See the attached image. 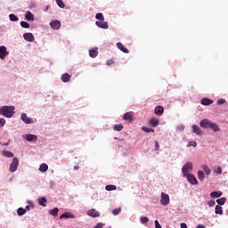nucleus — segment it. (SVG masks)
<instances>
[{"instance_id": "412c9836", "label": "nucleus", "mask_w": 228, "mask_h": 228, "mask_svg": "<svg viewBox=\"0 0 228 228\" xmlns=\"http://www.w3.org/2000/svg\"><path fill=\"white\" fill-rule=\"evenodd\" d=\"M25 19H27V20H35V16L31 12L28 11L25 14Z\"/></svg>"}, {"instance_id": "5701e85b", "label": "nucleus", "mask_w": 228, "mask_h": 228, "mask_svg": "<svg viewBox=\"0 0 228 228\" xmlns=\"http://www.w3.org/2000/svg\"><path fill=\"white\" fill-rule=\"evenodd\" d=\"M215 213L216 215H223L224 214V209L220 205H216L215 208Z\"/></svg>"}, {"instance_id": "6e6d98bb", "label": "nucleus", "mask_w": 228, "mask_h": 228, "mask_svg": "<svg viewBox=\"0 0 228 228\" xmlns=\"http://www.w3.org/2000/svg\"><path fill=\"white\" fill-rule=\"evenodd\" d=\"M74 168L75 170H79V166H75Z\"/></svg>"}, {"instance_id": "4be33fe9", "label": "nucleus", "mask_w": 228, "mask_h": 228, "mask_svg": "<svg viewBox=\"0 0 228 228\" xmlns=\"http://www.w3.org/2000/svg\"><path fill=\"white\" fill-rule=\"evenodd\" d=\"M49 170V166L47 164L43 163L39 166V172H47Z\"/></svg>"}, {"instance_id": "f704fd0d", "label": "nucleus", "mask_w": 228, "mask_h": 228, "mask_svg": "<svg viewBox=\"0 0 228 228\" xmlns=\"http://www.w3.org/2000/svg\"><path fill=\"white\" fill-rule=\"evenodd\" d=\"M17 213L19 216H22V215H26V209L20 208L17 209Z\"/></svg>"}, {"instance_id": "ea45409f", "label": "nucleus", "mask_w": 228, "mask_h": 228, "mask_svg": "<svg viewBox=\"0 0 228 228\" xmlns=\"http://www.w3.org/2000/svg\"><path fill=\"white\" fill-rule=\"evenodd\" d=\"M215 174H217V175H222V167H217L214 169Z\"/></svg>"}, {"instance_id": "a19ab883", "label": "nucleus", "mask_w": 228, "mask_h": 228, "mask_svg": "<svg viewBox=\"0 0 228 228\" xmlns=\"http://www.w3.org/2000/svg\"><path fill=\"white\" fill-rule=\"evenodd\" d=\"M203 169H204L206 175H209L211 174V169H209V167L204 166Z\"/></svg>"}, {"instance_id": "20e7f679", "label": "nucleus", "mask_w": 228, "mask_h": 228, "mask_svg": "<svg viewBox=\"0 0 228 228\" xmlns=\"http://www.w3.org/2000/svg\"><path fill=\"white\" fill-rule=\"evenodd\" d=\"M17 168H19V159L14 157L12 163L10 164L9 170L11 172H17Z\"/></svg>"}, {"instance_id": "4c0bfd02", "label": "nucleus", "mask_w": 228, "mask_h": 228, "mask_svg": "<svg viewBox=\"0 0 228 228\" xmlns=\"http://www.w3.org/2000/svg\"><path fill=\"white\" fill-rule=\"evenodd\" d=\"M55 1L60 8H65V3H63V0H55Z\"/></svg>"}, {"instance_id": "423d86ee", "label": "nucleus", "mask_w": 228, "mask_h": 228, "mask_svg": "<svg viewBox=\"0 0 228 228\" xmlns=\"http://www.w3.org/2000/svg\"><path fill=\"white\" fill-rule=\"evenodd\" d=\"M21 120L22 122H24L25 124H35V120L29 117H28V114L26 113H21Z\"/></svg>"}, {"instance_id": "a878e982", "label": "nucleus", "mask_w": 228, "mask_h": 228, "mask_svg": "<svg viewBox=\"0 0 228 228\" xmlns=\"http://www.w3.org/2000/svg\"><path fill=\"white\" fill-rule=\"evenodd\" d=\"M210 197L218 199V197H222V191H213L210 193Z\"/></svg>"}, {"instance_id": "f257e3e1", "label": "nucleus", "mask_w": 228, "mask_h": 228, "mask_svg": "<svg viewBox=\"0 0 228 228\" xmlns=\"http://www.w3.org/2000/svg\"><path fill=\"white\" fill-rule=\"evenodd\" d=\"M0 115L5 117L6 118H12L15 115L14 106H3L0 108Z\"/></svg>"}, {"instance_id": "c9c22d12", "label": "nucleus", "mask_w": 228, "mask_h": 228, "mask_svg": "<svg viewBox=\"0 0 228 228\" xmlns=\"http://www.w3.org/2000/svg\"><path fill=\"white\" fill-rule=\"evenodd\" d=\"M124 129V126L122 124H118L114 126V131H122Z\"/></svg>"}, {"instance_id": "aec40b11", "label": "nucleus", "mask_w": 228, "mask_h": 228, "mask_svg": "<svg viewBox=\"0 0 228 228\" xmlns=\"http://www.w3.org/2000/svg\"><path fill=\"white\" fill-rule=\"evenodd\" d=\"M99 54V51H97V48L92 49L89 51V56L91 58H97V55Z\"/></svg>"}, {"instance_id": "2eb2a0df", "label": "nucleus", "mask_w": 228, "mask_h": 228, "mask_svg": "<svg viewBox=\"0 0 228 228\" xmlns=\"http://www.w3.org/2000/svg\"><path fill=\"white\" fill-rule=\"evenodd\" d=\"M192 133H195V134H198V136H201L202 134V129L199 127L197 125L192 126Z\"/></svg>"}, {"instance_id": "f8f14e48", "label": "nucleus", "mask_w": 228, "mask_h": 228, "mask_svg": "<svg viewBox=\"0 0 228 228\" xmlns=\"http://www.w3.org/2000/svg\"><path fill=\"white\" fill-rule=\"evenodd\" d=\"M95 24L98 26V28H102V29H108V28H110L107 21H95Z\"/></svg>"}, {"instance_id": "5fc2aeb1", "label": "nucleus", "mask_w": 228, "mask_h": 228, "mask_svg": "<svg viewBox=\"0 0 228 228\" xmlns=\"http://www.w3.org/2000/svg\"><path fill=\"white\" fill-rule=\"evenodd\" d=\"M196 228H206L203 224H199Z\"/></svg>"}, {"instance_id": "c85d7f7f", "label": "nucleus", "mask_w": 228, "mask_h": 228, "mask_svg": "<svg viewBox=\"0 0 228 228\" xmlns=\"http://www.w3.org/2000/svg\"><path fill=\"white\" fill-rule=\"evenodd\" d=\"M216 202L219 206H224V204H225V202H227V199L221 198V199L216 200Z\"/></svg>"}, {"instance_id": "2f4dec72", "label": "nucleus", "mask_w": 228, "mask_h": 228, "mask_svg": "<svg viewBox=\"0 0 228 228\" xmlns=\"http://www.w3.org/2000/svg\"><path fill=\"white\" fill-rule=\"evenodd\" d=\"M47 202V199L45 197H43L39 200L40 206H43V208H45L47 205L45 203Z\"/></svg>"}, {"instance_id": "09e8293b", "label": "nucleus", "mask_w": 228, "mask_h": 228, "mask_svg": "<svg viewBox=\"0 0 228 228\" xmlns=\"http://www.w3.org/2000/svg\"><path fill=\"white\" fill-rule=\"evenodd\" d=\"M215 204H216L215 200H209L208 202V205L209 206V208H213V206H215Z\"/></svg>"}, {"instance_id": "7ed1b4c3", "label": "nucleus", "mask_w": 228, "mask_h": 228, "mask_svg": "<svg viewBox=\"0 0 228 228\" xmlns=\"http://www.w3.org/2000/svg\"><path fill=\"white\" fill-rule=\"evenodd\" d=\"M192 170H193V164L191 162H187L186 164H184L182 168L183 176L189 175L190 172H191Z\"/></svg>"}, {"instance_id": "9d476101", "label": "nucleus", "mask_w": 228, "mask_h": 228, "mask_svg": "<svg viewBox=\"0 0 228 228\" xmlns=\"http://www.w3.org/2000/svg\"><path fill=\"white\" fill-rule=\"evenodd\" d=\"M88 216H92L93 218H97L101 216V213L99 211H96L95 208L89 209L87 211Z\"/></svg>"}, {"instance_id": "de8ad7c7", "label": "nucleus", "mask_w": 228, "mask_h": 228, "mask_svg": "<svg viewBox=\"0 0 228 228\" xmlns=\"http://www.w3.org/2000/svg\"><path fill=\"white\" fill-rule=\"evenodd\" d=\"M217 104L220 106L222 104H225V100L224 99H220L217 101Z\"/></svg>"}, {"instance_id": "b1692460", "label": "nucleus", "mask_w": 228, "mask_h": 228, "mask_svg": "<svg viewBox=\"0 0 228 228\" xmlns=\"http://www.w3.org/2000/svg\"><path fill=\"white\" fill-rule=\"evenodd\" d=\"M2 156H4V158H13V152L8 151H2Z\"/></svg>"}, {"instance_id": "49530a36", "label": "nucleus", "mask_w": 228, "mask_h": 228, "mask_svg": "<svg viewBox=\"0 0 228 228\" xmlns=\"http://www.w3.org/2000/svg\"><path fill=\"white\" fill-rule=\"evenodd\" d=\"M113 63H115V61H113V60H108L107 61H106V65H108V67H110V65H113Z\"/></svg>"}, {"instance_id": "a211bd4d", "label": "nucleus", "mask_w": 228, "mask_h": 228, "mask_svg": "<svg viewBox=\"0 0 228 228\" xmlns=\"http://www.w3.org/2000/svg\"><path fill=\"white\" fill-rule=\"evenodd\" d=\"M202 106H210V104H213V101L208 98H203L201 100Z\"/></svg>"}, {"instance_id": "39448f33", "label": "nucleus", "mask_w": 228, "mask_h": 228, "mask_svg": "<svg viewBox=\"0 0 228 228\" xmlns=\"http://www.w3.org/2000/svg\"><path fill=\"white\" fill-rule=\"evenodd\" d=\"M160 204L162 206H168L170 204V196L165 192H161Z\"/></svg>"}, {"instance_id": "3c124183", "label": "nucleus", "mask_w": 228, "mask_h": 228, "mask_svg": "<svg viewBox=\"0 0 228 228\" xmlns=\"http://www.w3.org/2000/svg\"><path fill=\"white\" fill-rule=\"evenodd\" d=\"M155 151H159V142L158 141L155 142Z\"/></svg>"}, {"instance_id": "8fccbe9b", "label": "nucleus", "mask_w": 228, "mask_h": 228, "mask_svg": "<svg viewBox=\"0 0 228 228\" xmlns=\"http://www.w3.org/2000/svg\"><path fill=\"white\" fill-rule=\"evenodd\" d=\"M104 224H102V223H98L94 228H102V227H104Z\"/></svg>"}, {"instance_id": "c03bdc74", "label": "nucleus", "mask_w": 228, "mask_h": 228, "mask_svg": "<svg viewBox=\"0 0 228 228\" xmlns=\"http://www.w3.org/2000/svg\"><path fill=\"white\" fill-rule=\"evenodd\" d=\"M189 147H197V142L195 141H191L188 143Z\"/></svg>"}, {"instance_id": "13d9d810", "label": "nucleus", "mask_w": 228, "mask_h": 228, "mask_svg": "<svg viewBox=\"0 0 228 228\" xmlns=\"http://www.w3.org/2000/svg\"><path fill=\"white\" fill-rule=\"evenodd\" d=\"M4 145H8V143H5Z\"/></svg>"}, {"instance_id": "4d7b16f0", "label": "nucleus", "mask_w": 228, "mask_h": 228, "mask_svg": "<svg viewBox=\"0 0 228 228\" xmlns=\"http://www.w3.org/2000/svg\"><path fill=\"white\" fill-rule=\"evenodd\" d=\"M29 208H30L29 206H27V207H26V209H29Z\"/></svg>"}, {"instance_id": "6ab92c4d", "label": "nucleus", "mask_w": 228, "mask_h": 228, "mask_svg": "<svg viewBox=\"0 0 228 228\" xmlns=\"http://www.w3.org/2000/svg\"><path fill=\"white\" fill-rule=\"evenodd\" d=\"M163 111H165V109L162 106H157L155 108V114L159 115V117H160V115H163Z\"/></svg>"}, {"instance_id": "c756f323", "label": "nucleus", "mask_w": 228, "mask_h": 228, "mask_svg": "<svg viewBox=\"0 0 228 228\" xmlns=\"http://www.w3.org/2000/svg\"><path fill=\"white\" fill-rule=\"evenodd\" d=\"M9 19L12 22H17V20H19V17H17V15L13 14V13L9 15Z\"/></svg>"}, {"instance_id": "72a5a7b5", "label": "nucleus", "mask_w": 228, "mask_h": 228, "mask_svg": "<svg viewBox=\"0 0 228 228\" xmlns=\"http://www.w3.org/2000/svg\"><path fill=\"white\" fill-rule=\"evenodd\" d=\"M105 190H107V191H113L117 190V186L116 185H107V186H105Z\"/></svg>"}, {"instance_id": "ddd939ff", "label": "nucleus", "mask_w": 228, "mask_h": 228, "mask_svg": "<svg viewBox=\"0 0 228 228\" xmlns=\"http://www.w3.org/2000/svg\"><path fill=\"white\" fill-rule=\"evenodd\" d=\"M117 47L119 49V51H122V53H125L126 54L129 53V50L126 48L122 43H117Z\"/></svg>"}, {"instance_id": "9b49d317", "label": "nucleus", "mask_w": 228, "mask_h": 228, "mask_svg": "<svg viewBox=\"0 0 228 228\" xmlns=\"http://www.w3.org/2000/svg\"><path fill=\"white\" fill-rule=\"evenodd\" d=\"M23 38L27 42H35V36H33V33H24Z\"/></svg>"}, {"instance_id": "f3484780", "label": "nucleus", "mask_w": 228, "mask_h": 228, "mask_svg": "<svg viewBox=\"0 0 228 228\" xmlns=\"http://www.w3.org/2000/svg\"><path fill=\"white\" fill-rule=\"evenodd\" d=\"M61 79L62 83H69L70 81V75H69V73H64L61 75Z\"/></svg>"}, {"instance_id": "cd10ccee", "label": "nucleus", "mask_w": 228, "mask_h": 228, "mask_svg": "<svg viewBox=\"0 0 228 228\" xmlns=\"http://www.w3.org/2000/svg\"><path fill=\"white\" fill-rule=\"evenodd\" d=\"M95 19L101 20V22H104V15L101 12L96 13Z\"/></svg>"}, {"instance_id": "bb28decb", "label": "nucleus", "mask_w": 228, "mask_h": 228, "mask_svg": "<svg viewBox=\"0 0 228 228\" xmlns=\"http://www.w3.org/2000/svg\"><path fill=\"white\" fill-rule=\"evenodd\" d=\"M150 124H151L152 127H156L159 124V120L153 118L150 119Z\"/></svg>"}, {"instance_id": "1a4fd4ad", "label": "nucleus", "mask_w": 228, "mask_h": 228, "mask_svg": "<svg viewBox=\"0 0 228 228\" xmlns=\"http://www.w3.org/2000/svg\"><path fill=\"white\" fill-rule=\"evenodd\" d=\"M184 177L187 178V181H189L191 184H199L197 178L192 174L186 175Z\"/></svg>"}, {"instance_id": "864d4df0", "label": "nucleus", "mask_w": 228, "mask_h": 228, "mask_svg": "<svg viewBox=\"0 0 228 228\" xmlns=\"http://www.w3.org/2000/svg\"><path fill=\"white\" fill-rule=\"evenodd\" d=\"M181 228H188V225H186V224L182 223L181 224Z\"/></svg>"}, {"instance_id": "603ef678", "label": "nucleus", "mask_w": 228, "mask_h": 228, "mask_svg": "<svg viewBox=\"0 0 228 228\" xmlns=\"http://www.w3.org/2000/svg\"><path fill=\"white\" fill-rule=\"evenodd\" d=\"M155 228H161V224H159L158 220H155Z\"/></svg>"}, {"instance_id": "4468645a", "label": "nucleus", "mask_w": 228, "mask_h": 228, "mask_svg": "<svg viewBox=\"0 0 228 228\" xmlns=\"http://www.w3.org/2000/svg\"><path fill=\"white\" fill-rule=\"evenodd\" d=\"M133 115H134L133 112H126L124 114L123 118L127 122H133Z\"/></svg>"}, {"instance_id": "79ce46f5", "label": "nucleus", "mask_w": 228, "mask_h": 228, "mask_svg": "<svg viewBox=\"0 0 228 228\" xmlns=\"http://www.w3.org/2000/svg\"><path fill=\"white\" fill-rule=\"evenodd\" d=\"M142 131H144L145 133H154V129L147 126H143Z\"/></svg>"}, {"instance_id": "7c9ffc66", "label": "nucleus", "mask_w": 228, "mask_h": 228, "mask_svg": "<svg viewBox=\"0 0 228 228\" xmlns=\"http://www.w3.org/2000/svg\"><path fill=\"white\" fill-rule=\"evenodd\" d=\"M206 175H204V171H198V179L200 181H204Z\"/></svg>"}, {"instance_id": "dca6fc26", "label": "nucleus", "mask_w": 228, "mask_h": 228, "mask_svg": "<svg viewBox=\"0 0 228 228\" xmlns=\"http://www.w3.org/2000/svg\"><path fill=\"white\" fill-rule=\"evenodd\" d=\"M27 142H37L38 140V137L36 134H28L26 135Z\"/></svg>"}, {"instance_id": "e433bc0d", "label": "nucleus", "mask_w": 228, "mask_h": 228, "mask_svg": "<svg viewBox=\"0 0 228 228\" xmlns=\"http://www.w3.org/2000/svg\"><path fill=\"white\" fill-rule=\"evenodd\" d=\"M120 211H122L121 208H115L112 210V215H114V216H117V215H120Z\"/></svg>"}, {"instance_id": "a18cd8bd", "label": "nucleus", "mask_w": 228, "mask_h": 228, "mask_svg": "<svg viewBox=\"0 0 228 228\" xmlns=\"http://www.w3.org/2000/svg\"><path fill=\"white\" fill-rule=\"evenodd\" d=\"M4 124H6V119L0 118V127H3V126H4Z\"/></svg>"}, {"instance_id": "37998d69", "label": "nucleus", "mask_w": 228, "mask_h": 228, "mask_svg": "<svg viewBox=\"0 0 228 228\" xmlns=\"http://www.w3.org/2000/svg\"><path fill=\"white\" fill-rule=\"evenodd\" d=\"M140 222H141V224H147L149 222V217L142 216L140 218Z\"/></svg>"}, {"instance_id": "0eeeda50", "label": "nucleus", "mask_w": 228, "mask_h": 228, "mask_svg": "<svg viewBox=\"0 0 228 228\" xmlns=\"http://www.w3.org/2000/svg\"><path fill=\"white\" fill-rule=\"evenodd\" d=\"M8 54H10V53L6 50V46H0V60H4Z\"/></svg>"}, {"instance_id": "393cba45", "label": "nucleus", "mask_w": 228, "mask_h": 228, "mask_svg": "<svg viewBox=\"0 0 228 228\" xmlns=\"http://www.w3.org/2000/svg\"><path fill=\"white\" fill-rule=\"evenodd\" d=\"M75 217L76 216H74V215H72L70 212H66L62 214L60 218L61 219V218H75Z\"/></svg>"}, {"instance_id": "6e6552de", "label": "nucleus", "mask_w": 228, "mask_h": 228, "mask_svg": "<svg viewBox=\"0 0 228 228\" xmlns=\"http://www.w3.org/2000/svg\"><path fill=\"white\" fill-rule=\"evenodd\" d=\"M50 26L53 29H60L61 28V21L58 20H52Z\"/></svg>"}, {"instance_id": "473e14b6", "label": "nucleus", "mask_w": 228, "mask_h": 228, "mask_svg": "<svg viewBox=\"0 0 228 228\" xmlns=\"http://www.w3.org/2000/svg\"><path fill=\"white\" fill-rule=\"evenodd\" d=\"M58 208H55L49 211V214L52 215V216H58Z\"/></svg>"}, {"instance_id": "58836bf2", "label": "nucleus", "mask_w": 228, "mask_h": 228, "mask_svg": "<svg viewBox=\"0 0 228 228\" xmlns=\"http://www.w3.org/2000/svg\"><path fill=\"white\" fill-rule=\"evenodd\" d=\"M21 28H25V29H29V23L26 21H20Z\"/></svg>"}, {"instance_id": "f03ea898", "label": "nucleus", "mask_w": 228, "mask_h": 228, "mask_svg": "<svg viewBox=\"0 0 228 228\" xmlns=\"http://www.w3.org/2000/svg\"><path fill=\"white\" fill-rule=\"evenodd\" d=\"M200 127H204L205 129H213L215 133L220 131V127L218 125L212 123L209 119H203L200 123Z\"/></svg>"}]
</instances>
